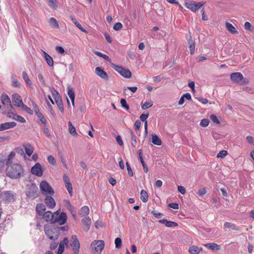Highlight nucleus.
Returning <instances> with one entry per match:
<instances>
[{"instance_id":"1","label":"nucleus","mask_w":254,"mask_h":254,"mask_svg":"<svg viewBox=\"0 0 254 254\" xmlns=\"http://www.w3.org/2000/svg\"><path fill=\"white\" fill-rule=\"evenodd\" d=\"M7 176L12 179H18L21 178L24 174L23 167L17 163L8 165L6 168Z\"/></svg>"},{"instance_id":"2","label":"nucleus","mask_w":254,"mask_h":254,"mask_svg":"<svg viewBox=\"0 0 254 254\" xmlns=\"http://www.w3.org/2000/svg\"><path fill=\"white\" fill-rule=\"evenodd\" d=\"M44 231L46 236L50 240H56L59 237L58 228L49 225H46L44 227Z\"/></svg>"},{"instance_id":"3","label":"nucleus","mask_w":254,"mask_h":254,"mask_svg":"<svg viewBox=\"0 0 254 254\" xmlns=\"http://www.w3.org/2000/svg\"><path fill=\"white\" fill-rule=\"evenodd\" d=\"M230 79L234 82L239 84L240 85L246 84L249 82L248 79L244 78L243 74L238 72L231 73L230 74Z\"/></svg>"},{"instance_id":"4","label":"nucleus","mask_w":254,"mask_h":254,"mask_svg":"<svg viewBox=\"0 0 254 254\" xmlns=\"http://www.w3.org/2000/svg\"><path fill=\"white\" fill-rule=\"evenodd\" d=\"M93 254H101L104 248V242L102 240L93 241L91 244Z\"/></svg>"},{"instance_id":"5","label":"nucleus","mask_w":254,"mask_h":254,"mask_svg":"<svg viewBox=\"0 0 254 254\" xmlns=\"http://www.w3.org/2000/svg\"><path fill=\"white\" fill-rule=\"evenodd\" d=\"M204 4V2H197L190 0H186L184 3V5L186 7L194 12L202 6Z\"/></svg>"},{"instance_id":"6","label":"nucleus","mask_w":254,"mask_h":254,"mask_svg":"<svg viewBox=\"0 0 254 254\" xmlns=\"http://www.w3.org/2000/svg\"><path fill=\"white\" fill-rule=\"evenodd\" d=\"M111 66L116 71L119 73L122 76L125 78H129L131 76V73L129 69L124 68L122 66L116 65L114 64H111Z\"/></svg>"},{"instance_id":"7","label":"nucleus","mask_w":254,"mask_h":254,"mask_svg":"<svg viewBox=\"0 0 254 254\" xmlns=\"http://www.w3.org/2000/svg\"><path fill=\"white\" fill-rule=\"evenodd\" d=\"M40 188L42 193L45 195H47V194L52 195L54 193V191L52 188L45 181H43L41 182Z\"/></svg>"},{"instance_id":"8","label":"nucleus","mask_w":254,"mask_h":254,"mask_svg":"<svg viewBox=\"0 0 254 254\" xmlns=\"http://www.w3.org/2000/svg\"><path fill=\"white\" fill-rule=\"evenodd\" d=\"M55 215L53 223H58L60 225H62L66 223L67 215L65 212H62L59 214V212L58 210L55 212Z\"/></svg>"},{"instance_id":"9","label":"nucleus","mask_w":254,"mask_h":254,"mask_svg":"<svg viewBox=\"0 0 254 254\" xmlns=\"http://www.w3.org/2000/svg\"><path fill=\"white\" fill-rule=\"evenodd\" d=\"M51 92L53 96L54 97V99L57 104V106L58 107L59 110L62 113H64V108L62 102V98L57 91H56L55 89H51Z\"/></svg>"},{"instance_id":"10","label":"nucleus","mask_w":254,"mask_h":254,"mask_svg":"<svg viewBox=\"0 0 254 254\" xmlns=\"http://www.w3.org/2000/svg\"><path fill=\"white\" fill-rule=\"evenodd\" d=\"M0 197L5 202H12L15 200L16 194L11 191H4L1 193Z\"/></svg>"},{"instance_id":"11","label":"nucleus","mask_w":254,"mask_h":254,"mask_svg":"<svg viewBox=\"0 0 254 254\" xmlns=\"http://www.w3.org/2000/svg\"><path fill=\"white\" fill-rule=\"evenodd\" d=\"M70 246L72 247L73 254H78L80 249V243L75 235H72L71 237Z\"/></svg>"},{"instance_id":"12","label":"nucleus","mask_w":254,"mask_h":254,"mask_svg":"<svg viewBox=\"0 0 254 254\" xmlns=\"http://www.w3.org/2000/svg\"><path fill=\"white\" fill-rule=\"evenodd\" d=\"M38 187L34 184H32L30 188L26 192L27 196L30 198H35L38 197Z\"/></svg>"},{"instance_id":"13","label":"nucleus","mask_w":254,"mask_h":254,"mask_svg":"<svg viewBox=\"0 0 254 254\" xmlns=\"http://www.w3.org/2000/svg\"><path fill=\"white\" fill-rule=\"evenodd\" d=\"M31 172L36 176L41 177L43 174V169L41 164L39 163H37L31 168Z\"/></svg>"},{"instance_id":"14","label":"nucleus","mask_w":254,"mask_h":254,"mask_svg":"<svg viewBox=\"0 0 254 254\" xmlns=\"http://www.w3.org/2000/svg\"><path fill=\"white\" fill-rule=\"evenodd\" d=\"M12 102L17 107H21L23 103L21 96L17 93H14L12 96Z\"/></svg>"},{"instance_id":"15","label":"nucleus","mask_w":254,"mask_h":254,"mask_svg":"<svg viewBox=\"0 0 254 254\" xmlns=\"http://www.w3.org/2000/svg\"><path fill=\"white\" fill-rule=\"evenodd\" d=\"M0 101L2 104L7 106L10 109H13V107L11 104V101L8 95L5 93H2L0 96Z\"/></svg>"},{"instance_id":"16","label":"nucleus","mask_w":254,"mask_h":254,"mask_svg":"<svg viewBox=\"0 0 254 254\" xmlns=\"http://www.w3.org/2000/svg\"><path fill=\"white\" fill-rule=\"evenodd\" d=\"M186 38L188 41L189 47L190 50V54L191 55H193L195 53L194 42L192 39V37L190 33H189V35L186 36Z\"/></svg>"},{"instance_id":"17","label":"nucleus","mask_w":254,"mask_h":254,"mask_svg":"<svg viewBox=\"0 0 254 254\" xmlns=\"http://www.w3.org/2000/svg\"><path fill=\"white\" fill-rule=\"evenodd\" d=\"M43 218L45 221L47 222H51L52 223H53V220L54 219L55 212L52 213V212L50 211H48L47 212H44L43 215Z\"/></svg>"},{"instance_id":"18","label":"nucleus","mask_w":254,"mask_h":254,"mask_svg":"<svg viewBox=\"0 0 254 254\" xmlns=\"http://www.w3.org/2000/svg\"><path fill=\"white\" fill-rule=\"evenodd\" d=\"M95 72L97 75L104 79L108 80L109 78L107 72L100 67L98 66L95 68Z\"/></svg>"},{"instance_id":"19","label":"nucleus","mask_w":254,"mask_h":254,"mask_svg":"<svg viewBox=\"0 0 254 254\" xmlns=\"http://www.w3.org/2000/svg\"><path fill=\"white\" fill-rule=\"evenodd\" d=\"M68 240L67 238H64L63 241L60 243L59 247L58 249L57 254H62L64 250V246H68Z\"/></svg>"},{"instance_id":"20","label":"nucleus","mask_w":254,"mask_h":254,"mask_svg":"<svg viewBox=\"0 0 254 254\" xmlns=\"http://www.w3.org/2000/svg\"><path fill=\"white\" fill-rule=\"evenodd\" d=\"M82 223L83 225V230L86 232L88 231L89 230L91 224V220L90 218L89 217H84L82 219Z\"/></svg>"},{"instance_id":"21","label":"nucleus","mask_w":254,"mask_h":254,"mask_svg":"<svg viewBox=\"0 0 254 254\" xmlns=\"http://www.w3.org/2000/svg\"><path fill=\"white\" fill-rule=\"evenodd\" d=\"M45 202L49 208H53L56 206V202L54 199L51 196H46Z\"/></svg>"},{"instance_id":"22","label":"nucleus","mask_w":254,"mask_h":254,"mask_svg":"<svg viewBox=\"0 0 254 254\" xmlns=\"http://www.w3.org/2000/svg\"><path fill=\"white\" fill-rule=\"evenodd\" d=\"M159 223L164 224L166 227L173 228L178 226V224L175 222L168 221L167 219H161L158 221Z\"/></svg>"},{"instance_id":"23","label":"nucleus","mask_w":254,"mask_h":254,"mask_svg":"<svg viewBox=\"0 0 254 254\" xmlns=\"http://www.w3.org/2000/svg\"><path fill=\"white\" fill-rule=\"evenodd\" d=\"M16 125V123L13 122H6L0 124L2 131L13 128L15 127Z\"/></svg>"},{"instance_id":"24","label":"nucleus","mask_w":254,"mask_h":254,"mask_svg":"<svg viewBox=\"0 0 254 254\" xmlns=\"http://www.w3.org/2000/svg\"><path fill=\"white\" fill-rule=\"evenodd\" d=\"M204 247L213 251L216 252L220 250V246L217 244L211 243H207L204 245Z\"/></svg>"},{"instance_id":"25","label":"nucleus","mask_w":254,"mask_h":254,"mask_svg":"<svg viewBox=\"0 0 254 254\" xmlns=\"http://www.w3.org/2000/svg\"><path fill=\"white\" fill-rule=\"evenodd\" d=\"M44 59L47 64L51 67L54 66V61L53 58L46 52L43 51Z\"/></svg>"},{"instance_id":"26","label":"nucleus","mask_w":254,"mask_h":254,"mask_svg":"<svg viewBox=\"0 0 254 254\" xmlns=\"http://www.w3.org/2000/svg\"><path fill=\"white\" fill-rule=\"evenodd\" d=\"M227 228L231 229L232 230H236L239 232L241 231L240 228L235 224L229 222H225L224 224V229Z\"/></svg>"},{"instance_id":"27","label":"nucleus","mask_w":254,"mask_h":254,"mask_svg":"<svg viewBox=\"0 0 254 254\" xmlns=\"http://www.w3.org/2000/svg\"><path fill=\"white\" fill-rule=\"evenodd\" d=\"M37 212L40 215H42L45 212L46 207L44 204L42 203L38 204L36 207Z\"/></svg>"},{"instance_id":"28","label":"nucleus","mask_w":254,"mask_h":254,"mask_svg":"<svg viewBox=\"0 0 254 254\" xmlns=\"http://www.w3.org/2000/svg\"><path fill=\"white\" fill-rule=\"evenodd\" d=\"M226 27L227 29L232 34H237L238 31L236 29L235 27L230 23L226 22Z\"/></svg>"},{"instance_id":"29","label":"nucleus","mask_w":254,"mask_h":254,"mask_svg":"<svg viewBox=\"0 0 254 254\" xmlns=\"http://www.w3.org/2000/svg\"><path fill=\"white\" fill-rule=\"evenodd\" d=\"M23 146L25 148L26 154L29 156H31L34 151L33 147L30 144L24 145Z\"/></svg>"},{"instance_id":"30","label":"nucleus","mask_w":254,"mask_h":254,"mask_svg":"<svg viewBox=\"0 0 254 254\" xmlns=\"http://www.w3.org/2000/svg\"><path fill=\"white\" fill-rule=\"evenodd\" d=\"M140 199L143 202H146L148 199V195L147 191L142 190L140 191Z\"/></svg>"},{"instance_id":"31","label":"nucleus","mask_w":254,"mask_h":254,"mask_svg":"<svg viewBox=\"0 0 254 254\" xmlns=\"http://www.w3.org/2000/svg\"><path fill=\"white\" fill-rule=\"evenodd\" d=\"M152 142L157 145H161L162 144L161 139L156 134H152Z\"/></svg>"},{"instance_id":"32","label":"nucleus","mask_w":254,"mask_h":254,"mask_svg":"<svg viewBox=\"0 0 254 254\" xmlns=\"http://www.w3.org/2000/svg\"><path fill=\"white\" fill-rule=\"evenodd\" d=\"M201 250V249H200L199 247L195 246H193L189 248V252L191 254H198Z\"/></svg>"},{"instance_id":"33","label":"nucleus","mask_w":254,"mask_h":254,"mask_svg":"<svg viewBox=\"0 0 254 254\" xmlns=\"http://www.w3.org/2000/svg\"><path fill=\"white\" fill-rule=\"evenodd\" d=\"M71 20L72 22L76 25V26L78 27V28H79L82 32L84 33L87 32V31L82 27L81 25L76 20L74 17H71Z\"/></svg>"},{"instance_id":"34","label":"nucleus","mask_w":254,"mask_h":254,"mask_svg":"<svg viewBox=\"0 0 254 254\" xmlns=\"http://www.w3.org/2000/svg\"><path fill=\"white\" fill-rule=\"evenodd\" d=\"M89 213V208L87 206L82 207L79 211V215L81 216L87 215Z\"/></svg>"},{"instance_id":"35","label":"nucleus","mask_w":254,"mask_h":254,"mask_svg":"<svg viewBox=\"0 0 254 254\" xmlns=\"http://www.w3.org/2000/svg\"><path fill=\"white\" fill-rule=\"evenodd\" d=\"M68 129L69 133L73 136H77V133L76 131L75 128L72 125V123L70 122L68 123Z\"/></svg>"},{"instance_id":"36","label":"nucleus","mask_w":254,"mask_h":254,"mask_svg":"<svg viewBox=\"0 0 254 254\" xmlns=\"http://www.w3.org/2000/svg\"><path fill=\"white\" fill-rule=\"evenodd\" d=\"M49 24L50 26L54 28H58L59 27L58 22L56 18L54 17H52L49 19Z\"/></svg>"},{"instance_id":"37","label":"nucleus","mask_w":254,"mask_h":254,"mask_svg":"<svg viewBox=\"0 0 254 254\" xmlns=\"http://www.w3.org/2000/svg\"><path fill=\"white\" fill-rule=\"evenodd\" d=\"M129 132L131 136V144L133 147H135L137 144L136 137L133 134L132 130H129Z\"/></svg>"},{"instance_id":"38","label":"nucleus","mask_w":254,"mask_h":254,"mask_svg":"<svg viewBox=\"0 0 254 254\" xmlns=\"http://www.w3.org/2000/svg\"><path fill=\"white\" fill-rule=\"evenodd\" d=\"M22 77L27 85L29 86H31L32 85V82L30 80L28 74L26 71L22 72Z\"/></svg>"},{"instance_id":"39","label":"nucleus","mask_w":254,"mask_h":254,"mask_svg":"<svg viewBox=\"0 0 254 254\" xmlns=\"http://www.w3.org/2000/svg\"><path fill=\"white\" fill-rule=\"evenodd\" d=\"M12 79V85L15 87H19L20 83L16 79V76L15 75H12L11 77Z\"/></svg>"},{"instance_id":"40","label":"nucleus","mask_w":254,"mask_h":254,"mask_svg":"<svg viewBox=\"0 0 254 254\" xmlns=\"http://www.w3.org/2000/svg\"><path fill=\"white\" fill-rule=\"evenodd\" d=\"M15 153L12 151L10 153L7 157V159L5 160V165L8 166L11 163V160L15 157Z\"/></svg>"},{"instance_id":"41","label":"nucleus","mask_w":254,"mask_h":254,"mask_svg":"<svg viewBox=\"0 0 254 254\" xmlns=\"http://www.w3.org/2000/svg\"><path fill=\"white\" fill-rule=\"evenodd\" d=\"M67 95L70 99L75 98L74 91L72 88L69 87L67 88Z\"/></svg>"},{"instance_id":"42","label":"nucleus","mask_w":254,"mask_h":254,"mask_svg":"<svg viewBox=\"0 0 254 254\" xmlns=\"http://www.w3.org/2000/svg\"><path fill=\"white\" fill-rule=\"evenodd\" d=\"M115 247L117 249L121 247L122 244V241L120 238H117L115 240Z\"/></svg>"},{"instance_id":"43","label":"nucleus","mask_w":254,"mask_h":254,"mask_svg":"<svg viewBox=\"0 0 254 254\" xmlns=\"http://www.w3.org/2000/svg\"><path fill=\"white\" fill-rule=\"evenodd\" d=\"M153 105V103L151 101L148 102H145L144 103L141 105V108L143 110H145L151 107Z\"/></svg>"},{"instance_id":"44","label":"nucleus","mask_w":254,"mask_h":254,"mask_svg":"<svg viewBox=\"0 0 254 254\" xmlns=\"http://www.w3.org/2000/svg\"><path fill=\"white\" fill-rule=\"evenodd\" d=\"M94 53L96 55H97L100 57H102V58H103L104 60H105L106 61L109 60V57L106 55H104V54H103L99 52H97V51H95Z\"/></svg>"},{"instance_id":"45","label":"nucleus","mask_w":254,"mask_h":254,"mask_svg":"<svg viewBox=\"0 0 254 254\" xmlns=\"http://www.w3.org/2000/svg\"><path fill=\"white\" fill-rule=\"evenodd\" d=\"M48 5L51 7L56 9L57 7L56 0H48Z\"/></svg>"},{"instance_id":"46","label":"nucleus","mask_w":254,"mask_h":254,"mask_svg":"<svg viewBox=\"0 0 254 254\" xmlns=\"http://www.w3.org/2000/svg\"><path fill=\"white\" fill-rule=\"evenodd\" d=\"M43 132L48 138L51 137V133L49 131V130L47 127V126H46V124L44 125V126Z\"/></svg>"},{"instance_id":"47","label":"nucleus","mask_w":254,"mask_h":254,"mask_svg":"<svg viewBox=\"0 0 254 254\" xmlns=\"http://www.w3.org/2000/svg\"><path fill=\"white\" fill-rule=\"evenodd\" d=\"M37 117L39 119L40 121L44 125H46L47 123V121L45 117L42 115V113H40L37 115Z\"/></svg>"},{"instance_id":"48","label":"nucleus","mask_w":254,"mask_h":254,"mask_svg":"<svg viewBox=\"0 0 254 254\" xmlns=\"http://www.w3.org/2000/svg\"><path fill=\"white\" fill-rule=\"evenodd\" d=\"M209 123V121L208 119H203L201 121V122L200 123V125L201 127H206L208 126Z\"/></svg>"},{"instance_id":"49","label":"nucleus","mask_w":254,"mask_h":254,"mask_svg":"<svg viewBox=\"0 0 254 254\" xmlns=\"http://www.w3.org/2000/svg\"><path fill=\"white\" fill-rule=\"evenodd\" d=\"M65 187L68 191L70 195L71 196L72 194V187L71 184L69 182L65 184Z\"/></svg>"},{"instance_id":"50","label":"nucleus","mask_w":254,"mask_h":254,"mask_svg":"<svg viewBox=\"0 0 254 254\" xmlns=\"http://www.w3.org/2000/svg\"><path fill=\"white\" fill-rule=\"evenodd\" d=\"M120 103L123 107L125 108L127 110H128L129 109V106L127 104V101L125 99H123V98L121 99Z\"/></svg>"},{"instance_id":"51","label":"nucleus","mask_w":254,"mask_h":254,"mask_svg":"<svg viewBox=\"0 0 254 254\" xmlns=\"http://www.w3.org/2000/svg\"><path fill=\"white\" fill-rule=\"evenodd\" d=\"M227 154V151L226 150L220 151L217 155V158H223Z\"/></svg>"},{"instance_id":"52","label":"nucleus","mask_w":254,"mask_h":254,"mask_svg":"<svg viewBox=\"0 0 254 254\" xmlns=\"http://www.w3.org/2000/svg\"><path fill=\"white\" fill-rule=\"evenodd\" d=\"M126 166H127L128 175L130 177H132L133 175V171H132L129 163L127 162H126Z\"/></svg>"},{"instance_id":"53","label":"nucleus","mask_w":254,"mask_h":254,"mask_svg":"<svg viewBox=\"0 0 254 254\" xmlns=\"http://www.w3.org/2000/svg\"><path fill=\"white\" fill-rule=\"evenodd\" d=\"M210 119L213 123H216L217 124H220V121L216 115H211L210 116Z\"/></svg>"},{"instance_id":"54","label":"nucleus","mask_w":254,"mask_h":254,"mask_svg":"<svg viewBox=\"0 0 254 254\" xmlns=\"http://www.w3.org/2000/svg\"><path fill=\"white\" fill-rule=\"evenodd\" d=\"M123 27V25L120 22H118L115 24L113 26V29L116 31H118L121 29Z\"/></svg>"},{"instance_id":"55","label":"nucleus","mask_w":254,"mask_h":254,"mask_svg":"<svg viewBox=\"0 0 254 254\" xmlns=\"http://www.w3.org/2000/svg\"><path fill=\"white\" fill-rule=\"evenodd\" d=\"M164 78L163 76L162 75H159L158 76H154L153 79V81L156 83H158L161 81V80Z\"/></svg>"},{"instance_id":"56","label":"nucleus","mask_w":254,"mask_h":254,"mask_svg":"<svg viewBox=\"0 0 254 254\" xmlns=\"http://www.w3.org/2000/svg\"><path fill=\"white\" fill-rule=\"evenodd\" d=\"M47 160L48 162L52 165H55L56 163L55 158L52 155L49 156L47 158Z\"/></svg>"},{"instance_id":"57","label":"nucleus","mask_w":254,"mask_h":254,"mask_svg":"<svg viewBox=\"0 0 254 254\" xmlns=\"http://www.w3.org/2000/svg\"><path fill=\"white\" fill-rule=\"evenodd\" d=\"M14 120H16L20 123H24L26 122V120L24 118L21 116L17 115Z\"/></svg>"},{"instance_id":"58","label":"nucleus","mask_w":254,"mask_h":254,"mask_svg":"<svg viewBox=\"0 0 254 254\" xmlns=\"http://www.w3.org/2000/svg\"><path fill=\"white\" fill-rule=\"evenodd\" d=\"M140 126H141V122L138 120H136L134 124V126L135 130H136V131L138 130L140 128Z\"/></svg>"},{"instance_id":"59","label":"nucleus","mask_w":254,"mask_h":254,"mask_svg":"<svg viewBox=\"0 0 254 254\" xmlns=\"http://www.w3.org/2000/svg\"><path fill=\"white\" fill-rule=\"evenodd\" d=\"M32 104H33L34 111L36 116L37 115H38L39 114L41 113L40 112L38 106L34 102L32 103Z\"/></svg>"},{"instance_id":"60","label":"nucleus","mask_w":254,"mask_h":254,"mask_svg":"<svg viewBox=\"0 0 254 254\" xmlns=\"http://www.w3.org/2000/svg\"><path fill=\"white\" fill-rule=\"evenodd\" d=\"M21 108L23 109L24 110H25L27 113H28L30 114H33V111L28 107H27L26 105H24L23 104V105L22 106Z\"/></svg>"},{"instance_id":"61","label":"nucleus","mask_w":254,"mask_h":254,"mask_svg":"<svg viewBox=\"0 0 254 254\" xmlns=\"http://www.w3.org/2000/svg\"><path fill=\"white\" fill-rule=\"evenodd\" d=\"M206 193V189L205 188H202L200 190H198V192H197V194L199 195V196H203L204 195H205Z\"/></svg>"},{"instance_id":"62","label":"nucleus","mask_w":254,"mask_h":254,"mask_svg":"<svg viewBox=\"0 0 254 254\" xmlns=\"http://www.w3.org/2000/svg\"><path fill=\"white\" fill-rule=\"evenodd\" d=\"M129 16L131 20L135 19L136 18V11L135 10L130 11L129 13Z\"/></svg>"},{"instance_id":"63","label":"nucleus","mask_w":254,"mask_h":254,"mask_svg":"<svg viewBox=\"0 0 254 254\" xmlns=\"http://www.w3.org/2000/svg\"><path fill=\"white\" fill-rule=\"evenodd\" d=\"M16 115H17L16 114L14 113L13 112H9L7 114V116L8 118H11L13 120H15Z\"/></svg>"},{"instance_id":"64","label":"nucleus","mask_w":254,"mask_h":254,"mask_svg":"<svg viewBox=\"0 0 254 254\" xmlns=\"http://www.w3.org/2000/svg\"><path fill=\"white\" fill-rule=\"evenodd\" d=\"M247 141L250 144L254 145V137L251 136H248L246 137Z\"/></svg>"}]
</instances>
